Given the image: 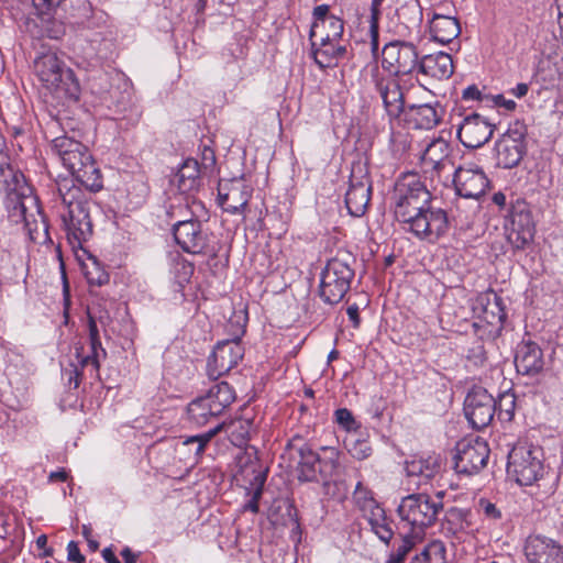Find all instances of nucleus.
Wrapping results in <instances>:
<instances>
[{
  "instance_id": "obj_1",
  "label": "nucleus",
  "mask_w": 563,
  "mask_h": 563,
  "mask_svg": "<svg viewBox=\"0 0 563 563\" xmlns=\"http://www.w3.org/2000/svg\"><path fill=\"white\" fill-rule=\"evenodd\" d=\"M51 150L73 175V178L59 181L57 190L66 208L62 220L67 240L74 250L81 249L92 236V221L91 201L80 186L92 192L99 191L102 176L89 150L79 141L62 135L52 141Z\"/></svg>"
},
{
  "instance_id": "obj_2",
  "label": "nucleus",
  "mask_w": 563,
  "mask_h": 563,
  "mask_svg": "<svg viewBox=\"0 0 563 563\" xmlns=\"http://www.w3.org/2000/svg\"><path fill=\"white\" fill-rule=\"evenodd\" d=\"M0 173L5 185V207L10 221L13 223L23 222L32 242L36 244L52 243L48 223L37 197L19 189L23 175L14 173L9 165L5 168L0 166Z\"/></svg>"
},
{
  "instance_id": "obj_3",
  "label": "nucleus",
  "mask_w": 563,
  "mask_h": 563,
  "mask_svg": "<svg viewBox=\"0 0 563 563\" xmlns=\"http://www.w3.org/2000/svg\"><path fill=\"white\" fill-rule=\"evenodd\" d=\"M34 74L43 86L58 97L77 99L79 85L73 71L64 66L57 54L43 52L33 62Z\"/></svg>"
},
{
  "instance_id": "obj_4",
  "label": "nucleus",
  "mask_w": 563,
  "mask_h": 563,
  "mask_svg": "<svg viewBox=\"0 0 563 563\" xmlns=\"http://www.w3.org/2000/svg\"><path fill=\"white\" fill-rule=\"evenodd\" d=\"M188 202L185 206L170 205L167 213L172 219H176L173 224V234L176 243L187 253L206 254L216 257L218 249L210 245L209 235L202 231L201 223L195 219H187L183 216L187 212Z\"/></svg>"
},
{
  "instance_id": "obj_5",
  "label": "nucleus",
  "mask_w": 563,
  "mask_h": 563,
  "mask_svg": "<svg viewBox=\"0 0 563 563\" xmlns=\"http://www.w3.org/2000/svg\"><path fill=\"white\" fill-rule=\"evenodd\" d=\"M442 493L437 496L411 494L401 499L398 506L400 518L413 527L433 525L443 509Z\"/></svg>"
},
{
  "instance_id": "obj_6",
  "label": "nucleus",
  "mask_w": 563,
  "mask_h": 563,
  "mask_svg": "<svg viewBox=\"0 0 563 563\" xmlns=\"http://www.w3.org/2000/svg\"><path fill=\"white\" fill-rule=\"evenodd\" d=\"M507 474L521 486H530L543 474L539 449L517 444L508 454Z\"/></svg>"
},
{
  "instance_id": "obj_7",
  "label": "nucleus",
  "mask_w": 563,
  "mask_h": 563,
  "mask_svg": "<svg viewBox=\"0 0 563 563\" xmlns=\"http://www.w3.org/2000/svg\"><path fill=\"white\" fill-rule=\"evenodd\" d=\"M353 500L367 519L373 533L388 544L394 537L393 520L387 518L385 509L375 499L373 492L358 482L353 492Z\"/></svg>"
},
{
  "instance_id": "obj_8",
  "label": "nucleus",
  "mask_w": 563,
  "mask_h": 563,
  "mask_svg": "<svg viewBox=\"0 0 563 563\" xmlns=\"http://www.w3.org/2000/svg\"><path fill=\"white\" fill-rule=\"evenodd\" d=\"M354 273L345 260L338 256L328 260L321 273L319 295L325 302L340 301L350 287Z\"/></svg>"
},
{
  "instance_id": "obj_9",
  "label": "nucleus",
  "mask_w": 563,
  "mask_h": 563,
  "mask_svg": "<svg viewBox=\"0 0 563 563\" xmlns=\"http://www.w3.org/2000/svg\"><path fill=\"white\" fill-rule=\"evenodd\" d=\"M395 216L422 208L431 202V194L416 174L400 177L395 186Z\"/></svg>"
},
{
  "instance_id": "obj_10",
  "label": "nucleus",
  "mask_w": 563,
  "mask_h": 563,
  "mask_svg": "<svg viewBox=\"0 0 563 563\" xmlns=\"http://www.w3.org/2000/svg\"><path fill=\"white\" fill-rule=\"evenodd\" d=\"M238 465L239 470L234 474V479L246 489L247 495H251V499L243 506V510L257 514L260 510L258 501L266 482V473L258 462L250 456L240 457Z\"/></svg>"
},
{
  "instance_id": "obj_11",
  "label": "nucleus",
  "mask_w": 563,
  "mask_h": 563,
  "mask_svg": "<svg viewBox=\"0 0 563 563\" xmlns=\"http://www.w3.org/2000/svg\"><path fill=\"white\" fill-rule=\"evenodd\" d=\"M419 62L417 47L410 42H390L382 52L383 67L395 75L411 74L418 68Z\"/></svg>"
},
{
  "instance_id": "obj_12",
  "label": "nucleus",
  "mask_w": 563,
  "mask_h": 563,
  "mask_svg": "<svg viewBox=\"0 0 563 563\" xmlns=\"http://www.w3.org/2000/svg\"><path fill=\"white\" fill-rule=\"evenodd\" d=\"M488 457L489 448L483 439L461 441L456 445L454 470L459 474H476L486 465Z\"/></svg>"
},
{
  "instance_id": "obj_13",
  "label": "nucleus",
  "mask_w": 563,
  "mask_h": 563,
  "mask_svg": "<svg viewBox=\"0 0 563 563\" xmlns=\"http://www.w3.org/2000/svg\"><path fill=\"white\" fill-rule=\"evenodd\" d=\"M497 165L503 168L516 167L526 153V130L521 125L508 129L496 142Z\"/></svg>"
},
{
  "instance_id": "obj_14",
  "label": "nucleus",
  "mask_w": 563,
  "mask_h": 563,
  "mask_svg": "<svg viewBox=\"0 0 563 563\" xmlns=\"http://www.w3.org/2000/svg\"><path fill=\"white\" fill-rule=\"evenodd\" d=\"M453 184L459 196L477 199L485 194L489 180L482 167L466 163L454 170Z\"/></svg>"
},
{
  "instance_id": "obj_15",
  "label": "nucleus",
  "mask_w": 563,
  "mask_h": 563,
  "mask_svg": "<svg viewBox=\"0 0 563 563\" xmlns=\"http://www.w3.org/2000/svg\"><path fill=\"white\" fill-rule=\"evenodd\" d=\"M496 401L486 389L473 388L464 401V412L470 423L475 429L487 427L495 415Z\"/></svg>"
},
{
  "instance_id": "obj_16",
  "label": "nucleus",
  "mask_w": 563,
  "mask_h": 563,
  "mask_svg": "<svg viewBox=\"0 0 563 563\" xmlns=\"http://www.w3.org/2000/svg\"><path fill=\"white\" fill-rule=\"evenodd\" d=\"M252 191V187L243 178L221 180L218 188L219 203L225 212L242 213L247 207Z\"/></svg>"
},
{
  "instance_id": "obj_17",
  "label": "nucleus",
  "mask_w": 563,
  "mask_h": 563,
  "mask_svg": "<svg viewBox=\"0 0 563 563\" xmlns=\"http://www.w3.org/2000/svg\"><path fill=\"white\" fill-rule=\"evenodd\" d=\"M243 357V347L239 338L219 342L208 360V374L217 379L230 372Z\"/></svg>"
},
{
  "instance_id": "obj_18",
  "label": "nucleus",
  "mask_w": 563,
  "mask_h": 563,
  "mask_svg": "<svg viewBox=\"0 0 563 563\" xmlns=\"http://www.w3.org/2000/svg\"><path fill=\"white\" fill-rule=\"evenodd\" d=\"M493 133L494 125L478 113L465 117L457 129V137L467 148L482 147L492 139Z\"/></svg>"
},
{
  "instance_id": "obj_19",
  "label": "nucleus",
  "mask_w": 563,
  "mask_h": 563,
  "mask_svg": "<svg viewBox=\"0 0 563 563\" xmlns=\"http://www.w3.org/2000/svg\"><path fill=\"white\" fill-rule=\"evenodd\" d=\"M528 563H563V545L542 534H531L525 542Z\"/></svg>"
},
{
  "instance_id": "obj_20",
  "label": "nucleus",
  "mask_w": 563,
  "mask_h": 563,
  "mask_svg": "<svg viewBox=\"0 0 563 563\" xmlns=\"http://www.w3.org/2000/svg\"><path fill=\"white\" fill-rule=\"evenodd\" d=\"M448 217L444 210L433 208L431 202L418 219L413 235L419 240L435 242L448 230Z\"/></svg>"
},
{
  "instance_id": "obj_21",
  "label": "nucleus",
  "mask_w": 563,
  "mask_h": 563,
  "mask_svg": "<svg viewBox=\"0 0 563 563\" xmlns=\"http://www.w3.org/2000/svg\"><path fill=\"white\" fill-rule=\"evenodd\" d=\"M438 10L439 7L435 5L427 10L431 38L441 44L451 43L461 34L460 22L456 18Z\"/></svg>"
},
{
  "instance_id": "obj_22",
  "label": "nucleus",
  "mask_w": 563,
  "mask_h": 563,
  "mask_svg": "<svg viewBox=\"0 0 563 563\" xmlns=\"http://www.w3.org/2000/svg\"><path fill=\"white\" fill-rule=\"evenodd\" d=\"M543 352L538 344L528 341L517 346L515 366L519 374L536 376L544 368Z\"/></svg>"
},
{
  "instance_id": "obj_23",
  "label": "nucleus",
  "mask_w": 563,
  "mask_h": 563,
  "mask_svg": "<svg viewBox=\"0 0 563 563\" xmlns=\"http://www.w3.org/2000/svg\"><path fill=\"white\" fill-rule=\"evenodd\" d=\"M534 232L536 227L530 211L514 212L507 239L515 249H523L533 240Z\"/></svg>"
},
{
  "instance_id": "obj_24",
  "label": "nucleus",
  "mask_w": 563,
  "mask_h": 563,
  "mask_svg": "<svg viewBox=\"0 0 563 563\" xmlns=\"http://www.w3.org/2000/svg\"><path fill=\"white\" fill-rule=\"evenodd\" d=\"M443 110L438 104H412L404 112L408 126L413 129L430 130L438 125Z\"/></svg>"
},
{
  "instance_id": "obj_25",
  "label": "nucleus",
  "mask_w": 563,
  "mask_h": 563,
  "mask_svg": "<svg viewBox=\"0 0 563 563\" xmlns=\"http://www.w3.org/2000/svg\"><path fill=\"white\" fill-rule=\"evenodd\" d=\"M450 144L439 137L431 141L422 154V164L427 169L434 170L439 176L450 170L453 163L450 159Z\"/></svg>"
},
{
  "instance_id": "obj_26",
  "label": "nucleus",
  "mask_w": 563,
  "mask_h": 563,
  "mask_svg": "<svg viewBox=\"0 0 563 563\" xmlns=\"http://www.w3.org/2000/svg\"><path fill=\"white\" fill-rule=\"evenodd\" d=\"M377 89L390 118H398L406 111L404 92L397 79L383 78L377 82Z\"/></svg>"
},
{
  "instance_id": "obj_27",
  "label": "nucleus",
  "mask_w": 563,
  "mask_h": 563,
  "mask_svg": "<svg viewBox=\"0 0 563 563\" xmlns=\"http://www.w3.org/2000/svg\"><path fill=\"white\" fill-rule=\"evenodd\" d=\"M371 199V184L366 177H362L351 185L345 195V205L347 211L353 217H362Z\"/></svg>"
},
{
  "instance_id": "obj_28",
  "label": "nucleus",
  "mask_w": 563,
  "mask_h": 563,
  "mask_svg": "<svg viewBox=\"0 0 563 563\" xmlns=\"http://www.w3.org/2000/svg\"><path fill=\"white\" fill-rule=\"evenodd\" d=\"M440 470V459L435 454L412 456L405 462L408 477L417 478V484H423L433 478Z\"/></svg>"
},
{
  "instance_id": "obj_29",
  "label": "nucleus",
  "mask_w": 563,
  "mask_h": 563,
  "mask_svg": "<svg viewBox=\"0 0 563 563\" xmlns=\"http://www.w3.org/2000/svg\"><path fill=\"white\" fill-rule=\"evenodd\" d=\"M418 69L427 76L448 79L453 74V60L450 54L438 52L423 56L419 62Z\"/></svg>"
},
{
  "instance_id": "obj_30",
  "label": "nucleus",
  "mask_w": 563,
  "mask_h": 563,
  "mask_svg": "<svg viewBox=\"0 0 563 563\" xmlns=\"http://www.w3.org/2000/svg\"><path fill=\"white\" fill-rule=\"evenodd\" d=\"M172 183L181 194L197 190L200 186L199 163L194 158H187L175 174Z\"/></svg>"
},
{
  "instance_id": "obj_31",
  "label": "nucleus",
  "mask_w": 563,
  "mask_h": 563,
  "mask_svg": "<svg viewBox=\"0 0 563 563\" xmlns=\"http://www.w3.org/2000/svg\"><path fill=\"white\" fill-rule=\"evenodd\" d=\"M30 24L36 29V31H31L34 36H45L52 40H60L66 33L65 24L62 21L55 19L53 13L32 18L30 20Z\"/></svg>"
},
{
  "instance_id": "obj_32",
  "label": "nucleus",
  "mask_w": 563,
  "mask_h": 563,
  "mask_svg": "<svg viewBox=\"0 0 563 563\" xmlns=\"http://www.w3.org/2000/svg\"><path fill=\"white\" fill-rule=\"evenodd\" d=\"M205 398L208 399L213 407V411L219 416L233 402L235 395L228 383L221 382L212 386Z\"/></svg>"
},
{
  "instance_id": "obj_33",
  "label": "nucleus",
  "mask_w": 563,
  "mask_h": 563,
  "mask_svg": "<svg viewBox=\"0 0 563 563\" xmlns=\"http://www.w3.org/2000/svg\"><path fill=\"white\" fill-rule=\"evenodd\" d=\"M187 415L189 421L198 427L205 426L210 418L218 416L216 411H213L212 405L209 404L205 396L192 400L188 405Z\"/></svg>"
},
{
  "instance_id": "obj_34",
  "label": "nucleus",
  "mask_w": 563,
  "mask_h": 563,
  "mask_svg": "<svg viewBox=\"0 0 563 563\" xmlns=\"http://www.w3.org/2000/svg\"><path fill=\"white\" fill-rule=\"evenodd\" d=\"M300 461L297 467V477L301 483L313 482L317 477L316 463L317 455H314L310 446H300L299 449Z\"/></svg>"
},
{
  "instance_id": "obj_35",
  "label": "nucleus",
  "mask_w": 563,
  "mask_h": 563,
  "mask_svg": "<svg viewBox=\"0 0 563 563\" xmlns=\"http://www.w3.org/2000/svg\"><path fill=\"white\" fill-rule=\"evenodd\" d=\"M336 41H321V48L319 54L322 55V59H319V67H333L336 66L339 60L345 55V47L335 43Z\"/></svg>"
},
{
  "instance_id": "obj_36",
  "label": "nucleus",
  "mask_w": 563,
  "mask_h": 563,
  "mask_svg": "<svg viewBox=\"0 0 563 563\" xmlns=\"http://www.w3.org/2000/svg\"><path fill=\"white\" fill-rule=\"evenodd\" d=\"M90 347L91 353L88 355L82 354V346L76 347V358L78 362V365L81 367V369L87 368L88 366L92 367V371L98 373L99 371V358L100 356H106V351L101 345L100 339H97V342L90 341Z\"/></svg>"
},
{
  "instance_id": "obj_37",
  "label": "nucleus",
  "mask_w": 563,
  "mask_h": 563,
  "mask_svg": "<svg viewBox=\"0 0 563 563\" xmlns=\"http://www.w3.org/2000/svg\"><path fill=\"white\" fill-rule=\"evenodd\" d=\"M223 423L217 424L214 428L208 430L207 432L188 437L184 440L183 444L186 446L196 445L195 446V456L200 459L205 452L207 444L222 430Z\"/></svg>"
},
{
  "instance_id": "obj_38",
  "label": "nucleus",
  "mask_w": 563,
  "mask_h": 563,
  "mask_svg": "<svg viewBox=\"0 0 563 563\" xmlns=\"http://www.w3.org/2000/svg\"><path fill=\"white\" fill-rule=\"evenodd\" d=\"M231 441L235 445L244 444L251 434L252 422L245 419L232 421L229 426Z\"/></svg>"
},
{
  "instance_id": "obj_39",
  "label": "nucleus",
  "mask_w": 563,
  "mask_h": 563,
  "mask_svg": "<svg viewBox=\"0 0 563 563\" xmlns=\"http://www.w3.org/2000/svg\"><path fill=\"white\" fill-rule=\"evenodd\" d=\"M324 457L319 455V472L324 474V476L333 477L338 474L340 464L338 452L333 449L323 448Z\"/></svg>"
},
{
  "instance_id": "obj_40",
  "label": "nucleus",
  "mask_w": 563,
  "mask_h": 563,
  "mask_svg": "<svg viewBox=\"0 0 563 563\" xmlns=\"http://www.w3.org/2000/svg\"><path fill=\"white\" fill-rule=\"evenodd\" d=\"M415 558H423L424 563H442L445 559V547L442 541L433 540Z\"/></svg>"
},
{
  "instance_id": "obj_41",
  "label": "nucleus",
  "mask_w": 563,
  "mask_h": 563,
  "mask_svg": "<svg viewBox=\"0 0 563 563\" xmlns=\"http://www.w3.org/2000/svg\"><path fill=\"white\" fill-rule=\"evenodd\" d=\"M322 29L327 30L325 36L321 41H338L343 33V21L334 15L323 19L320 23Z\"/></svg>"
},
{
  "instance_id": "obj_42",
  "label": "nucleus",
  "mask_w": 563,
  "mask_h": 563,
  "mask_svg": "<svg viewBox=\"0 0 563 563\" xmlns=\"http://www.w3.org/2000/svg\"><path fill=\"white\" fill-rule=\"evenodd\" d=\"M428 206L429 203L423 206L422 208L413 209L415 211H406L405 213L395 216V218L399 222L404 231L412 234L416 229L418 219L423 214Z\"/></svg>"
},
{
  "instance_id": "obj_43",
  "label": "nucleus",
  "mask_w": 563,
  "mask_h": 563,
  "mask_svg": "<svg viewBox=\"0 0 563 563\" xmlns=\"http://www.w3.org/2000/svg\"><path fill=\"white\" fill-rule=\"evenodd\" d=\"M498 417L503 420H511L515 413L516 399L512 394H504L499 397L498 404Z\"/></svg>"
},
{
  "instance_id": "obj_44",
  "label": "nucleus",
  "mask_w": 563,
  "mask_h": 563,
  "mask_svg": "<svg viewBox=\"0 0 563 563\" xmlns=\"http://www.w3.org/2000/svg\"><path fill=\"white\" fill-rule=\"evenodd\" d=\"M335 422L346 431H356L361 424L354 419L352 412L346 408H340L334 412Z\"/></svg>"
},
{
  "instance_id": "obj_45",
  "label": "nucleus",
  "mask_w": 563,
  "mask_h": 563,
  "mask_svg": "<svg viewBox=\"0 0 563 563\" xmlns=\"http://www.w3.org/2000/svg\"><path fill=\"white\" fill-rule=\"evenodd\" d=\"M413 547V540L411 537L406 536L401 540V544L397 548L395 552H393L387 562L389 563H402L408 552Z\"/></svg>"
},
{
  "instance_id": "obj_46",
  "label": "nucleus",
  "mask_w": 563,
  "mask_h": 563,
  "mask_svg": "<svg viewBox=\"0 0 563 563\" xmlns=\"http://www.w3.org/2000/svg\"><path fill=\"white\" fill-rule=\"evenodd\" d=\"M62 2L63 0H32L36 16L54 13Z\"/></svg>"
},
{
  "instance_id": "obj_47",
  "label": "nucleus",
  "mask_w": 563,
  "mask_h": 563,
  "mask_svg": "<svg viewBox=\"0 0 563 563\" xmlns=\"http://www.w3.org/2000/svg\"><path fill=\"white\" fill-rule=\"evenodd\" d=\"M350 453L357 460H364L371 455V448L366 441L355 440L347 444Z\"/></svg>"
},
{
  "instance_id": "obj_48",
  "label": "nucleus",
  "mask_w": 563,
  "mask_h": 563,
  "mask_svg": "<svg viewBox=\"0 0 563 563\" xmlns=\"http://www.w3.org/2000/svg\"><path fill=\"white\" fill-rule=\"evenodd\" d=\"M382 0H372L369 30L373 41L376 43L378 36V18Z\"/></svg>"
},
{
  "instance_id": "obj_49",
  "label": "nucleus",
  "mask_w": 563,
  "mask_h": 563,
  "mask_svg": "<svg viewBox=\"0 0 563 563\" xmlns=\"http://www.w3.org/2000/svg\"><path fill=\"white\" fill-rule=\"evenodd\" d=\"M478 507L486 519L499 520L501 518V511L496 507L495 504L487 499H481Z\"/></svg>"
},
{
  "instance_id": "obj_50",
  "label": "nucleus",
  "mask_w": 563,
  "mask_h": 563,
  "mask_svg": "<svg viewBox=\"0 0 563 563\" xmlns=\"http://www.w3.org/2000/svg\"><path fill=\"white\" fill-rule=\"evenodd\" d=\"M86 277L88 283L95 286H102L109 282V274L98 268H96V272L88 271Z\"/></svg>"
},
{
  "instance_id": "obj_51",
  "label": "nucleus",
  "mask_w": 563,
  "mask_h": 563,
  "mask_svg": "<svg viewBox=\"0 0 563 563\" xmlns=\"http://www.w3.org/2000/svg\"><path fill=\"white\" fill-rule=\"evenodd\" d=\"M67 559L74 563L85 562V556L80 553L78 544L75 541H70L67 545Z\"/></svg>"
},
{
  "instance_id": "obj_52",
  "label": "nucleus",
  "mask_w": 563,
  "mask_h": 563,
  "mask_svg": "<svg viewBox=\"0 0 563 563\" xmlns=\"http://www.w3.org/2000/svg\"><path fill=\"white\" fill-rule=\"evenodd\" d=\"M311 14H312L313 21L311 23L310 34H309L310 41H311V48H310L309 55L313 59V62L317 63V47H316L314 42L312 41V37L314 35V27L317 26V5H314L312 8Z\"/></svg>"
},
{
  "instance_id": "obj_53",
  "label": "nucleus",
  "mask_w": 563,
  "mask_h": 563,
  "mask_svg": "<svg viewBox=\"0 0 563 563\" xmlns=\"http://www.w3.org/2000/svg\"><path fill=\"white\" fill-rule=\"evenodd\" d=\"M462 98L464 100H479L481 91L475 85L468 86L463 90Z\"/></svg>"
},
{
  "instance_id": "obj_54",
  "label": "nucleus",
  "mask_w": 563,
  "mask_h": 563,
  "mask_svg": "<svg viewBox=\"0 0 563 563\" xmlns=\"http://www.w3.org/2000/svg\"><path fill=\"white\" fill-rule=\"evenodd\" d=\"M448 514H449L450 519H459L461 521L460 528L461 529L464 528V522H466L467 511L462 510V509L452 508L449 510Z\"/></svg>"
},
{
  "instance_id": "obj_55",
  "label": "nucleus",
  "mask_w": 563,
  "mask_h": 563,
  "mask_svg": "<svg viewBox=\"0 0 563 563\" xmlns=\"http://www.w3.org/2000/svg\"><path fill=\"white\" fill-rule=\"evenodd\" d=\"M494 101L497 106L499 107H503L505 108L506 110L508 111H512L516 109V102L514 100H510V99H505L504 96L501 95H497L495 98H494Z\"/></svg>"
},
{
  "instance_id": "obj_56",
  "label": "nucleus",
  "mask_w": 563,
  "mask_h": 563,
  "mask_svg": "<svg viewBox=\"0 0 563 563\" xmlns=\"http://www.w3.org/2000/svg\"><path fill=\"white\" fill-rule=\"evenodd\" d=\"M339 487L334 479L323 482V494L333 497L338 494Z\"/></svg>"
},
{
  "instance_id": "obj_57",
  "label": "nucleus",
  "mask_w": 563,
  "mask_h": 563,
  "mask_svg": "<svg viewBox=\"0 0 563 563\" xmlns=\"http://www.w3.org/2000/svg\"><path fill=\"white\" fill-rule=\"evenodd\" d=\"M346 312L354 328H357L360 325L358 307L356 305H352L347 308Z\"/></svg>"
},
{
  "instance_id": "obj_58",
  "label": "nucleus",
  "mask_w": 563,
  "mask_h": 563,
  "mask_svg": "<svg viewBox=\"0 0 563 563\" xmlns=\"http://www.w3.org/2000/svg\"><path fill=\"white\" fill-rule=\"evenodd\" d=\"M529 91L528 84L520 82L510 90V93L517 98H523Z\"/></svg>"
},
{
  "instance_id": "obj_59",
  "label": "nucleus",
  "mask_w": 563,
  "mask_h": 563,
  "mask_svg": "<svg viewBox=\"0 0 563 563\" xmlns=\"http://www.w3.org/2000/svg\"><path fill=\"white\" fill-rule=\"evenodd\" d=\"M120 554L123 558L124 563H136L137 562L139 554L133 553L132 550L129 547H125L121 551Z\"/></svg>"
},
{
  "instance_id": "obj_60",
  "label": "nucleus",
  "mask_w": 563,
  "mask_h": 563,
  "mask_svg": "<svg viewBox=\"0 0 563 563\" xmlns=\"http://www.w3.org/2000/svg\"><path fill=\"white\" fill-rule=\"evenodd\" d=\"M88 328H89V340L95 341V343H96L97 339H99V330H98L95 319L91 317H89Z\"/></svg>"
},
{
  "instance_id": "obj_61",
  "label": "nucleus",
  "mask_w": 563,
  "mask_h": 563,
  "mask_svg": "<svg viewBox=\"0 0 563 563\" xmlns=\"http://www.w3.org/2000/svg\"><path fill=\"white\" fill-rule=\"evenodd\" d=\"M102 558L107 563H121L110 548L102 550Z\"/></svg>"
},
{
  "instance_id": "obj_62",
  "label": "nucleus",
  "mask_w": 563,
  "mask_h": 563,
  "mask_svg": "<svg viewBox=\"0 0 563 563\" xmlns=\"http://www.w3.org/2000/svg\"><path fill=\"white\" fill-rule=\"evenodd\" d=\"M67 473L65 471L52 472L49 475L51 481L65 482L67 479Z\"/></svg>"
},
{
  "instance_id": "obj_63",
  "label": "nucleus",
  "mask_w": 563,
  "mask_h": 563,
  "mask_svg": "<svg viewBox=\"0 0 563 563\" xmlns=\"http://www.w3.org/2000/svg\"><path fill=\"white\" fill-rule=\"evenodd\" d=\"M493 202L499 207H504L506 203V196L501 192H496L493 196Z\"/></svg>"
},
{
  "instance_id": "obj_64",
  "label": "nucleus",
  "mask_w": 563,
  "mask_h": 563,
  "mask_svg": "<svg viewBox=\"0 0 563 563\" xmlns=\"http://www.w3.org/2000/svg\"><path fill=\"white\" fill-rule=\"evenodd\" d=\"M329 15V7L325 4L319 5V23L323 21L325 18H330Z\"/></svg>"
}]
</instances>
